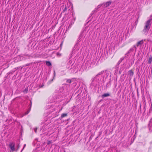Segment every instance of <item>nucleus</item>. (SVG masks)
<instances>
[{"mask_svg":"<svg viewBox=\"0 0 152 152\" xmlns=\"http://www.w3.org/2000/svg\"><path fill=\"white\" fill-rule=\"evenodd\" d=\"M72 63V61H71L70 60L68 62V65L69 64H71Z\"/></svg>","mask_w":152,"mask_h":152,"instance_id":"obj_22","label":"nucleus"},{"mask_svg":"<svg viewBox=\"0 0 152 152\" xmlns=\"http://www.w3.org/2000/svg\"><path fill=\"white\" fill-rule=\"evenodd\" d=\"M19 148V145H18V149H17V150H18V149Z\"/></svg>","mask_w":152,"mask_h":152,"instance_id":"obj_27","label":"nucleus"},{"mask_svg":"<svg viewBox=\"0 0 152 152\" xmlns=\"http://www.w3.org/2000/svg\"><path fill=\"white\" fill-rule=\"evenodd\" d=\"M133 50H134V49L133 48H131L128 51L127 54H129L131 52H132Z\"/></svg>","mask_w":152,"mask_h":152,"instance_id":"obj_15","label":"nucleus"},{"mask_svg":"<svg viewBox=\"0 0 152 152\" xmlns=\"http://www.w3.org/2000/svg\"><path fill=\"white\" fill-rule=\"evenodd\" d=\"M46 64L48 66H50L51 65V64L49 61H46Z\"/></svg>","mask_w":152,"mask_h":152,"instance_id":"obj_12","label":"nucleus"},{"mask_svg":"<svg viewBox=\"0 0 152 152\" xmlns=\"http://www.w3.org/2000/svg\"><path fill=\"white\" fill-rule=\"evenodd\" d=\"M105 70H103L101 72L99 73L96 76H98V75H102L104 76L105 75Z\"/></svg>","mask_w":152,"mask_h":152,"instance_id":"obj_5","label":"nucleus"},{"mask_svg":"<svg viewBox=\"0 0 152 152\" xmlns=\"http://www.w3.org/2000/svg\"><path fill=\"white\" fill-rule=\"evenodd\" d=\"M10 74H11V75H12V72H9L7 73V75H10Z\"/></svg>","mask_w":152,"mask_h":152,"instance_id":"obj_26","label":"nucleus"},{"mask_svg":"<svg viewBox=\"0 0 152 152\" xmlns=\"http://www.w3.org/2000/svg\"><path fill=\"white\" fill-rule=\"evenodd\" d=\"M54 77H53V78L51 80L49 81V82L50 83L51 82H52L53 81V80L54 79Z\"/></svg>","mask_w":152,"mask_h":152,"instance_id":"obj_23","label":"nucleus"},{"mask_svg":"<svg viewBox=\"0 0 152 152\" xmlns=\"http://www.w3.org/2000/svg\"><path fill=\"white\" fill-rule=\"evenodd\" d=\"M67 83H71V80L70 79H68L66 80Z\"/></svg>","mask_w":152,"mask_h":152,"instance_id":"obj_16","label":"nucleus"},{"mask_svg":"<svg viewBox=\"0 0 152 152\" xmlns=\"http://www.w3.org/2000/svg\"><path fill=\"white\" fill-rule=\"evenodd\" d=\"M152 20L151 19H150L145 23V26L142 31L144 34L146 33L147 34L150 28V25H151V22Z\"/></svg>","mask_w":152,"mask_h":152,"instance_id":"obj_1","label":"nucleus"},{"mask_svg":"<svg viewBox=\"0 0 152 152\" xmlns=\"http://www.w3.org/2000/svg\"><path fill=\"white\" fill-rule=\"evenodd\" d=\"M27 91H28V89H26V88L23 91V92H24L25 93H27Z\"/></svg>","mask_w":152,"mask_h":152,"instance_id":"obj_18","label":"nucleus"},{"mask_svg":"<svg viewBox=\"0 0 152 152\" xmlns=\"http://www.w3.org/2000/svg\"><path fill=\"white\" fill-rule=\"evenodd\" d=\"M144 43V41L143 39L138 41L136 44V46L137 47L139 46L141 47L142 45Z\"/></svg>","mask_w":152,"mask_h":152,"instance_id":"obj_3","label":"nucleus"},{"mask_svg":"<svg viewBox=\"0 0 152 152\" xmlns=\"http://www.w3.org/2000/svg\"><path fill=\"white\" fill-rule=\"evenodd\" d=\"M52 142V141L51 140L48 141L47 143L48 145H49Z\"/></svg>","mask_w":152,"mask_h":152,"instance_id":"obj_17","label":"nucleus"},{"mask_svg":"<svg viewBox=\"0 0 152 152\" xmlns=\"http://www.w3.org/2000/svg\"><path fill=\"white\" fill-rule=\"evenodd\" d=\"M44 86V84L43 83H42V85L41 86H39L40 88H42Z\"/></svg>","mask_w":152,"mask_h":152,"instance_id":"obj_24","label":"nucleus"},{"mask_svg":"<svg viewBox=\"0 0 152 152\" xmlns=\"http://www.w3.org/2000/svg\"><path fill=\"white\" fill-rule=\"evenodd\" d=\"M31 104H32L31 102V104H30V106L29 108V109H28V111L25 113V115H26L29 112L30 110H31Z\"/></svg>","mask_w":152,"mask_h":152,"instance_id":"obj_9","label":"nucleus"},{"mask_svg":"<svg viewBox=\"0 0 152 152\" xmlns=\"http://www.w3.org/2000/svg\"><path fill=\"white\" fill-rule=\"evenodd\" d=\"M148 126L149 127V129H152V118L149 121Z\"/></svg>","mask_w":152,"mask_h":152,"instance_id":"obj_8","label":"nucleus"},{"mask_svg":"<svg viewBox=\"0 0 152 152\" xmlns=\"http://www.w3.org/2000/svg\"><path fill=\"white\" fill-rule=\"evenodd\" d=\"M54 76L55 75V72H54Z\"/></svg>","mask_w":152,"mask_h":152,"instance_id":"obj_29","label":"nucleus"},{"mask_svg":"<svg viewBox=\"0 0 152 152\" xmlns=\"http://www.w3.org/2000/svg\"><path fill=\"white\" fill-rule=\"evenodd\" d=\"M124 58H120L119 61L118 62V64H119L122 61L124 60Z\"/></svg>","mask_w":152,"mask_h":152,"instance_id":"obj_13","label":"nucleus"},{"mask_svg":"<svg viewBox=\"0 0 152 152\" xmlns=\"http://www.w3.org/2000/svg\"><path fill=\"white\" fill-rule=\"evenodd\" d=\"M12 72V74H13L14 73L13 72Z\"/></svg>","mask_w":152,"mask_h":152,"instance_id":"obj_32","label":"nucleus"},{"mask_svg":"<svg viewBox=\"0 0 152 152\" xmlns=\"http://www.w3.org/2000/svg\"><path fill=\"white\" fill-rule=\"evenodd\" d=\"M67 115V114L66 113H63L61 115V118H63L64 117L66 116Z\"/></svg>","mask_w":152,"mask_h":152,"instance_id":"obj_14","label":"nucleus"},{"mask_svg":"<svg viewBox=\"0 0 152 152\" xmlns=\"http://www.w3.org/2000/svg\"><path fill=\"white\" fill-rule=\"evenodd\" d=\"M9 147L12 151H15V144L13 142L10 143L9 145Z\"/></svg>","mask_w":152,"mask_h":152,"instance_id":"obj_2","label":"nucleus"},{"mask_svg":"<svg viewBox=\"0 0 152 152\" xmlns=\"http://www.w3.org/2000/svg\"><path fill=\"white\" fill-rule=\"evenodd\" d=\"M37 128H34V130L35 132V133L37 132Z\"/></svg>","mask_w":152,"mask_h":152,"instance_id":"obj_25","label":"nucleus"},{"mask_svg":"<svg viewBox=\"0 0 152 152\" xmlns=\"http://www.w3.org/2000/svg\"><path fill=\"white\" fill-rule=\"evenodd\" d=\"M119 73H120H120H121L120 71H119Z\"/></svg>","mask_w":152,"mask_h":152,"instance_id":"obj_28","label":"nucleus"},{"mask_svg":"<svg viewBox=\"0 0 152 152\" xmlns=\"http://www.w3.org/2000/svg\"><path fill=\"white\" fill-rule=\"evenodd\" d=\"M99 6H98V8H99Z\"/></svg>","mask_w":152,"mask_h":152,"instance_id":"obj_30","label":"nucleus"},{"mask_svg":"<svg viewBox=\"0 0 152 152\" xmlns=\"http://www.w3.org/2000/svg\"><path fill=\"white\" fill-rule=\"evenodd\" d=\"M128 74L130 76H132L134 75V72L133 71L131 70L129 71Z\"/></svg>","mask_w":152,"mask_h":152,"instance_id":"obj_10","label":"nucleus"},{"mask_svg":"<svg viewBox=\"0 0 152 152\" xmlns=\"http://www.w3.org/2000/svg\"><path fill=\"white\" fill-rule=\"evenodd\" d=\"M98 8H95V10L92 11V12H93V13H94L95 12V11H96L97 12V10Z\"/></svg>","mask_w":152,"mask_h":152,"instance_id":"obj_21","label":"nucleus"},{"mask_svg":"<svg viewBox=\"0 0 152 152\" xmlns=\"http://www.w3.org/2000/svg\"><path fill=\"white\" fill-rule=\"evenodd\" d=\"M152 62V57L150 56L149 57V58L148 60V63L149 64H151V63Z\"/></svg>","mask_w":152,"mask_h":152,"instance_id":"obj_11","label":"nucleus"},{"mask_svg":"<svg viewBox=\"0 0 152 152\" xmlns=\"http://www.w3.org/2000/svg\"><path fill=\"white\" fill-rule=\"evenodd\" d=\"M134 47H135V48H136V46H134Z\"/></svg>","mask_w":152,"mask_h":152,"instance_id":"obj_31","label":"nucleus"},{"mask_svg":"<svg viewBox=\"0 0 152 152\" xmlns=\"http://www.w3.org/2000/svg\"><path fill=\"white\" fill-rule=\"evenodd\" d=\"M26 144H25L24 145V146H23V149L21 150V151L20 152H22L23 150L24 149V148H25V147L26 146Z\"/></svg>","mask_w":152,"mask_h":152,"instance_id":"obj_20","label":"nucleus"},{"mask_svg":"<svg viewBox=\"0 0 152 152\" xmlns=\"http://www.w3.org/2000/svg\"><path fill=\"white\" fill-rule=\"evenodd\" d=\"M110 94L109 93H104L102 95V97L103 98H104L105 97H107L110 96Z\"/></svg>","mask_w":152,"mask_h":152,"instance_id":"obj_7","label":"nucleus"},{"mask_svg":"<svg viewBox=\"0 0 152 152\" xmlns=\"http://www.w3.org/2000/svg\"><path fill=\"white\" fill-rule=\"evenodd\" d=\"M67 10V8L66 7H65L64 9L63 10V12H65Z\"/></svg>","mask_w":152,"mask_h":152,"instance_id":"obj_19","label":"nucleus"},{"mask_svg":"<svg viewBox=\"0 0 152 152\" xmlns=\"http://www.w3.org/2000/svg\"><path fill=\"white\" fill-rule=\"evenodd\" d=\"M105 76H111V75L110 72L108 70H105Z\"/></svg>","mask_w":152,"mask_h":152,"instance_id":"obj_4","label":"nucleus"},{"mask_svg":"<svg viewBox=\"0 0 152 152\" xmlns=\"http://www.w3.org/2000/svg\"><path fill=\"white\" fill-rule=\"evenodd\" d=\"M112 3V2L110 1L106 2L104 4V5L106 7H107L109 6Z\"/></svg>","mask_w":152,"mask_h":152,"instance_id":"obj_6","label":"nucleus"}]
</instances>
